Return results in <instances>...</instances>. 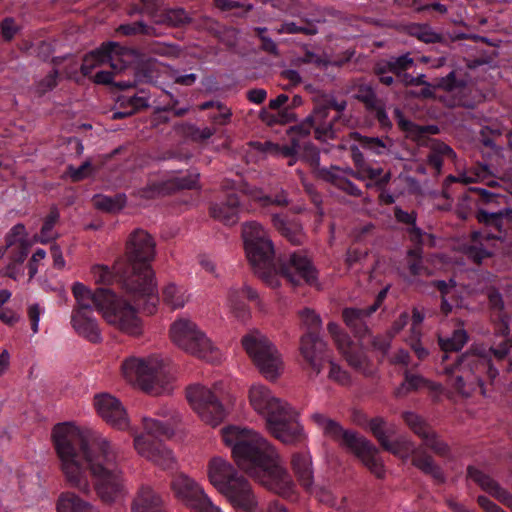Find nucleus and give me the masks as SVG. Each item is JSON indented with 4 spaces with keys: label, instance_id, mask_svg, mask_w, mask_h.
I'll return each instance as SVG.
<instances>
[{
    "label": "nucleus",
    "instance_id": "obj_22",
    "mask_svg": "<svg viewBox=\"0 0 512 512\" xmlns=\"http://www.w3.org/2000/svg\"><path fill=\"white\" fill-rule=\"evenodd\" d=\"M133 54H135L134 50L121 47L116 42L103 43L100 48L84 57L80 71L84 76H88L102 62L114 61V56L124 57Z\"/></svg>",
    "mask_w": 512,
    "mask_h": 512
},
{
    "label": "nucleus",
    "instance_id": "obj_12",
    "mask_svg": "<svg viewBox=\"0 0 512 512\" xmlns=\"http://www.w3.org/2000/svg\"><path fill=\"white\" fill-rule=\"evenodd\" d=\"M242 345L260 373L268 380H275L283 371L280 353L271 341L259 332L242 338Z\"/></svg>",
    "mask_w": 512,
    "mask_h": 512
},
{
    "label": "nucleus",
    "instance_id": "obj_43",
    "mask_svg": "<svg viewBox=\"0 0 512 512\" xmlns=\"http://www.w3.org/2000/svg\"><path fill=\"white\" fill-rule=\"evenodd\" d=\"M171 184H167L166 181L154 182L147 184L145 187L138 189L135 195L142 199H155L157 197L169 195V187Z\"/></svg>",
    "mask_w": 512,
    "mask_h": 512
},
{
    "label": "nucleus",
    "instance_id": "obj_26",
    "mask_svg": "<svg viewBox=\"0 0 512 512\" xmlns=\"http://www.w3.org/2000/svg\"><path fill=\"white\" fill-rule=\"evenodd\" d=\"M244 298L260 305L259 295L251 286L243 285L240 289H232L229 293L231 310L233 315L241 322H246L251 316L249 308L243 302Z\"/></svg>",
    "mask_w": 512,
    "mask_h": 512
},
{
    "label": "nucleus",
    "instance_id": "obj_24",
    "mask_svg": "<svg viewBox=\"0 0 512 512\" xmlns=\"http://www.w3.org/2000/svg\"><path fill=\"white\" fill-rule=\"evenodd\" d=\"M467 477L475 482L483 491L496 498L512 511V494L490 475L470 465L467 467Z\"/></svg>",
    "mask_w": 512,
    "mask_h": 512
},
{
    "label": "nucleus",
    "instance_id": "obj_62",
    "mask_svg": "<svg viewBox=\"0 0 512 512\" xmlns=\"http://www.w3.org/2000/svg\"><path fill=\"white\" fill-rule=\"evenodd\" d=\"M92 272L96 278V282L98 283L109 284L112 282L114 277L109 268L103 265H95L92 268Z\"/></svg>",
    "mask_w": 512,
    "mask_h": 512
},
{
    "label": "nucleus",
    "instance_id": "obj_1",
    "mask_svg": "<svg viewBox=\"0 0 512 512\" xmlns=\"http://www.w3.org/2000/svg\"><path fill=\"white\" fill-rule=\"evenodd\" d=\"M52 439L66 483L89 494V473L96 479L95 490L107 504L124 492L121 457L110 441L89 430H80L71 423H59L52 430Z\"/></svg>",
    "mask_w": 512,
    "mask_h": 512
},
{
    "label": "nucleus",
    "instance_id": "obj_8",
    "mask_svg": "<svg viewBox=\"0 0 512 512\" xmlns=\"http://www.w3.org/2000/svg\"><path fill=\"white\" fill-rule=\"evenodd\" d=\"M123 376L130 382H137L148 394L157 396L170 391L172 376L168 365L157 356L147 358L130 357L121 366Z\"/></svg>",
    "mask_w": 512,
    "mask_h": 512
},
{
    "label": "nucleus",
    "instance_id": "obj_53",
    "mask_svg": "<svg viewBox=\"0 0 512 512\" xmlns=\"http://www.w3.org/2000/svg\"><path fill=\"white\" fill-rule=\"evenodd\" d=\"M165 21L171 27L180 28L184 24L190 22V17L186 13V11L182 8L178 9H170L165 13Z\"/></svg>",
    "mask_w": 512,
    "mask_h": 512
},
{
    "label": "nucleus",
    "instance_id": "obj_2",
    "mask_svg": "<svg viewBox=\"0 0 512 512\" xmlns=\"http://www.w3.org/2000/svg\"><path fill=\"white\" fill-rule=\"evenodd\" d=\"M224 443L231 447L238 467L275 494L290 498L294 483L272 444L256 431L229 426L222 429Z\"/></svg>",
    "mask_w": 512,
    "mask_h": 512
},
{
    "label": "nucleus",
    "instance_id": "obj_16",
    "mask_svg": "<svg viewBox=\"0 0 512 512\" xmlns=\"http://www.w3.org/2000/svg\"><path fill=\"white\" fill-rule=\"evenodd\" d=\"M175 496L193 512H220L202 487L185 474H177L171 481Z\"/></svg>",
    "mask_w": 512,
    "mask_h": 512
},
{
    "label": "nucleus",
    "instance_id": "obj_38",
    "mask_svg": "<svg viewBox=\"0 0 512 512\" xmlns=\"http://www.w3.org/2000/svg\"><path fill=\"white\" fill-rule=\"evenodd\" d=\"M162 299L171 309H178L184 307L189 299V295L182 287L169 283L162 290Z\"/></svg>",
    "mask_w": 512,
    "mask_h": 512
},
{
    "label": "nucleus",
    "instance_id": "obj_18",
    "mask_svg": "<svg viewBox=\"0 0 512 512\" xmlns=\"http://www.w3.org/2000/svg\"><path fill=\"white\" fill-rule=\"evenodd\" d=\"M94 407L98 415L110 426L125 430L129 426V418L121 401L109 393L94 396Z\"/></svg>",
    "mask_w": 512,
    "mask_h": 512
},
{
    "label": "nucleus",
    "instance_id": "obj_51",
    "mask_svg": "<svg viewBox=\"0 0 512 512\" xmlns=\"http://www.w3.org/2000/svg\"><path fill=\"white\" fill-rule=\"evenodd\" d=\"M59 217L60 215L58 209L56 207H52L49 214L46 216L41 228V242L45 243L53 238L51 236V231L55 224L58 222Z\"/></svg>",
    "mask_w": 512,
    "mask_h": 512
},
{
    "label": "nucleus",
    "instance_id": "obj_40",
    "mask_svg": "<svg viewBox=\"0 0 512 512\" xmlns=\"http://www.w3.org/2000/svg\"><path fill=\"white\" fill-rule=\"evenodd\" d=\"M422 248L415 247L407 251L406 262L408 269L413 276H431L432 272L423 264Z\"/></svg>",
    "mask_w": 512,
    "mask_h": 512
},
{
    "label": "nucleus",
    "instance_id": "obj_49",
    "mask_svg": "<svg viewBox=\"0 0 512 512\" xmlns=\"http://www.w3.org/2000/svg\"><path fill=\"white\" fill-rule=\"evenodd\" d=\"M300 318L302 320V324L307 329L306 333H315L318 335V332L321 329V319L319 315H317L313 310L308 308L303 309L299 312Z\"/></svg>",
    "mask_w": 512,
    "mask_h": 512
},
{
    "label": "nucleus",
    "instance_id": "obj_35",
    "mask_svg": "<svg viewBox=\"0 0 512 512\" xmlns=\"http://www.w3.org/2000/svg\"><path fill=\"white\" fill-rule=\"evenodd\" d=\"M56 508L57 512H95L88 502L82 500L73 492L61 493Z\"/></svg>",
    "mask_w": 512,
    "mask_h": 512
},
{
    "label": "nucleus",
    "instance_id": "obj_47",
    "mask_svg": "<svg viewBox=\"0 0 512 512\" xmlns=\"http://www.w3.org/2000/svg\"><path fill=\"white\" fill-rule=\"evenodd\" d=\"M354 97L358 101L362 102L365 105L367 110L370 107H375V104L378 101H380L377 98L373 88L370 85L365 84V83H360V84L356 85Z\"/></svg>",
    "mask_w": 512,
    "mask_h": 512
},
{
    "label": "nucleus",
    "instance_id": "obj_42",
    "mask_svg": "<svg viewBox=\"0 0 512 512\" xmlns=\"http://www.w3.org/2000/svg\"><path fill=\"white\" fill-rule=\"evenodd\" d=\"M468 340L465 330H455L451 337L439 338V345L444 352H457L463 348Z\"/></svg>",
    "mask_w": 512,
    "mask_h": 512
},
{
    "label": "nucleus",
    "instance_id": "obj_11",
    "mask_svg": "<svg viewBox=\"0 0 512 512\" xmlns=\"http://www.w3.org/2000/svg\"><path fill=\"white\" fill-rule=\"evenodd\" d=\"M242 345L260 373L268 380H275L283 371L280 353L271 341L259 332L242 338Z\"/></svg>",
    "mask_w": 512,
    "mask_h": 512
},
{
    "label": "nucleus",
    "instance_id": "obj_5",
    "mask_svg": "<svg viewBox=\"0 0 512 512\" xmlns=\"http://www.w3.org/2000/svg\"><path fill=\"white\" fill-rule=\"evenodd\" d=\"M208 478L233 508L244 512L257 511L258 500L250 482L231 463L221 458L212 459L208 467Z\"/></svg>",
    "mask_w": 512,
    "mask_h": 512
},
{
    "label": "nucleus",
    "instance_id": "obj_19",
    "mask_svg": "<svg viewBox=\"0 0 512 512\" xmlns=\"http://www.w3.org/2000/svg\"><path fill=\"white\" fill-rule=\"evenodd\" d=\"M299 352L306 368L319 375L329 360L327 344L315 333H305L300 338Z\"/></svg>",
    "mask_w": 512,
    "mask_h": 512
},
{
    "label": "nucleus",
    "instance_id": "obj_31",
    "mask_svg": "<svg viewBox=\"0 0 512 512\" xmlns=\"http://www.w3.org/2000/svg\"><path fill=\"white\" fill-rule=\"evenodd\" d=\"M404 380L403 382L395 389L396 397H405L411 392H416L422 388H429L431 390H437L439 387L424 378L423 376L412 373L410 369L406 368L403 372Z\"/></svg>",
    "mask_w": 512,
    "mask_h": 512
},
{
    "label": "nucleus",
    "instance_id": "obj_41",
    "mask_svg": "<svg viewBox=\"0 0 512 512\" xmlns=\"http://www.w3.org/2000/svg\"><path fill=\"white\" fill-rule=\"evenodd\" d=\"M93 204L99 210L115 213L124 208L126 197L123 194H118L114 197L96 196L93 199Z\"/></svg>",
    "mask_w": 512,
    "mask_h": 512
},
{
    "label": "nucleus",
    "instance_id": "obj_54",
    "mask_svg": "<svg viewBox=\"0 0 512 512\" xmlns=\"http://www.w3.org/2000/svg\"><path fill=\"white\" fill-rule=\"evenodd\" d=\"M94 171L95 169L89 160L85 161L78 168H74L73 166H68L67 168V174L73 182H79L90 177Z\"/></svg>",
    "mask_w": 512,
    "mask_h": 512
},
{
    "label": "nucleus",
    "instance_id": "obj_61",
    "mask_svg": "<svg viewBox=\"0 0 512 512\" xmlns=\"http://www.w3.org/2000/svg\"><path fill=\"white\" fill-rule=\"evenodd\" d=\"M364 172L366 173V176L369 179L376 180L375 185L380 189L384 188L386 186V184L390 181V177H391L390 172L386 173L381 178H378L382 173L381 168L374 169V168L368 167V168L364 169Z\"/></svg>",
    "mask_w": 512,
    "mask_h": 512
},
{
    "label": "nucleus",
    "instance_id": "obj_21",
    "mask_svg": "<svg viewBox=\"0 0 512 512\" xmlns=\"http://www.w3.org/2000/svg\"><path fill=\"white\" fill-rule=\"evenodd\" d=\"M349 450L363 463V465L377 478L385 477V466L380 457L379 449L367 438L359 435Z\"/></svg>",
    "mask_w": 512,
    "mask_h": 512
},
{
    "label": "nucleus",
    "instance_id": "obj_30",
    "mask_svg": "<svg viewBox=\"0 0 512 512\" xmlns=\"http://www.w3.org/2000/svg\"><path fill=\"white\" fill-rule=\"evenodd\" d=\"M239 199L235 194H229L226 202L211 206L210 212L214 219L221 221L223 224L232 226L239 220Z\"/></svg>",
    "mask_w": 512,
    "mask_h": 512
},
{
    "label": "nucleus",
    "instance_id": "obj_25",
    "mask_svg": "<svg viewBox=\"0 0 512 512\" xmlns=\"http://www.w3.org/2000/svg\"><path fill=\"white\" fill-rule=\"evenodd\" d=\"M72 292L77 301V307L74 311H93L92 305L101 311L105 300L111 297L108 288H98L94 293H91L82 283H75Z\"/></svg>",
    "mask_w": 512,
    "mask_h": 512
},
{
    "label": "nucleus",
    "instance_id": "obj_59",
    "mask_svg": "<svg viewBox=\"0 0 512 512\" xmlns=\"http://www.w3.org/2000/svg\"><path fill=\"white\" fill-rule=\"evenodd\" d=\"M111 68H112V71L97 72L94 76V82L96 84H104V85L111 84L112 85L114 75L119 73L123 69V66L122 65L119 66L116 63H114V61H112Z\"/></svg>",
    "mask_w": 512,
    "mask_h": 512
},
{
    "label": "nucleus",
    "instance_id": "obj_29",
    "mask_svg": "<svg viewBox=\"0 0 512 512\" xmlns=\"http://www.w3.org/2000/svg\"><path fill=\"white\" fill-rule=\"evenodd\" d=\"M133 512H165L162 497L150 486H142L132 504Z\"/></svg>",
    "mask_w": 512,
    "mask_h": 512
},
{
    "label": "nucleus",
    "instance_id": "obj_7",
    "mask_svg": "<svg viewBox=\"0 0 512 512\" xmlns=\"http://www.w3.org/2000/svg\"><path fill=\"white\" fill-rule=\"evenodd\" d=\"M122 288L131 301L144 313H155L159 297L157 283L151 266L125 264L123 268L116 265Z\"/></svg>",
    "mask_w": 512,
    "mask_h": 512
},
{
    "label": "nucleus",
    "instance_id": "obj_4",
    "mask_svg": "<svg viewBox=\"0 0 512 512\" xmlns=\"http://www.w3.org/2000/svg\"><path fill=\"white\" fill-rule=\"evenodd\" d=\"M253 410L265 420L266 430L286 445H296L305 440L299 413L287 401L276 397L264 385H253L249 390Z\"/></svg>",
    "mask_w": 512,
    "mask_h": 512
},
{
    "label": "nucleus",
    "instance_id": "obj_55",
    "mask_svg": "<svg viewBox=\"0 0 512 512\" xmlns=\"http://www.w3.org/2000/svg\"><path fill=\"white\" fill-rule=\"evenodd\" d=\"M382 63L383 67L390 69L391 73L397 76L398 74L404 72L409 66L413 64V59L410 58L408 55H403Z\"/></svg>",
    "mask_w": 512,
    "mask_h": 512
},
{
    "label": "nucleus",
    "instance_id": "obj_60",
    "mask_svg": "<svg viewBox=\"0 0 512 512\" xmlns=\"http://www.w3.org/2000/svg\"><path fill=\"white\" fill-rule=\"evenodd\" d=\"M500 136L501 131L499 129L486 126L480 131V142L486 147L496 149L495 141Z\"/></svg>",
    "mask_w": 512,
    "mask_h": 512
},
{
    "label": "nucleus",
    "instance_id": "obj_6",
    "mask_svg": "<svg viewBox=\"0 0 512 512\" xmlns=\"http://www.w3.org/2000/svg\"><path fill=\"white\" fill-rule=\"evenodd\" d=\"M449 385L461 396L470 397L477 389L485 395V378L491 382L498 376V370L485 355L466 352L457 362L444 369Z\"/></svg>",
    "mask_w": 512,
    "mask_h": 512
},
{
    "label": "nucleus",
    "instance_id": "obj_10",
    "mask_svg": "<svg viewBox=\"0 0 512 512\" xmlns=\"http://www.w3.org/2000/svg\"><path fill=\"white\" fill-rule=\"evenodd\" d=\"M242 236L254 273L264 281L272 277L274 247L266 231L256 222L243 225Z\"/></svg>",
    "mask_w": 512,
    "mask_h": 512
},
{
    "label": "nucleus",
    "instance_id": "obj_56",
    "mask_svg": "<svg viewBox=\"0 0 512 512\" xmlns=\"http://www.w3.org/2000/svg\"><path fill=\"white\" fill-rule=\"evenodd\" d=\"M58 75H59L58 70L54 69L48 75H46L42 80H40L36 84V88H35L37 95L43 96L46 92L54 89L57 85Z\"/></svg>",
    "mask_w": 512,
    "mask_h": 512
},
{
    "label": "nucleus",
    "instance_id": "obj_57",
    "mask_svg": "<svg viewBox=\"0 0 512 512\" xmlns=\"http://www.w3.org/2000/svg\"><path fill=\"white\" fill-rule=\"evenodd\" d=\"M240 190L252 200L258 202L262 207L269 206L268 195H265L261 189L248 184H242Z\"/></svg>",
    "mask_w": 512,
    "mask_h": 512
},
{
    "label": "nucleus",
    "instance_id": "obj_64",
    "mask_svg": "<svg viewBox=\"0 0 512 512\" xmlns=\"http://www.w3.org/2000/svg\"><path fill=\"white\" fill-rule=\"evenodd\" d=\"M512 348V334L510 338L504 339L497 347H491L490 351L493 353L495 358L503 360Z\"/></svg>",
    "mask_w": 512,
    "mask_h": 512
},
{
    "label": "nucleus",
    "instance_id": "obj_28",
    "mask_svg": "<svg viewBox=\"0 0 512 512\" xmlns=\"http://www.w3.org/2000/svg\"><path fill=\"white\" fill-rule=\"evenodd\" d=\"M72 325L76 332L90 342L96 343L101 339V332L93 311H73Z\"/></svg>",
    "mask_w": 512,
    "mask_h": 512
},
{
    "label": "nucleus",
    "instance_id": "obj_32",
    "mask_svg": "<svg viewBox=\"0 0 512 512\" xmlns=\"http://www.w3.org/2000/svg\"><path fill=\"white\" fill-rule=\"evenodd\" d=\"M329 116V107L320 106L313 110L308 116L309 120L314 125L315 138L321 141H325L327 137L333 136L332 122H327L326 119Z\"/></svg>",
    "mask_w": 512,
    "mask_h": 512
},
{
    "label": "nucleus",
    "instance_id": "obj_44",
    "mask_svg": "<svg viewBox=\"0 0 512 512\" xmlns=\"http://www.w3.org/2000/svg\"><path fill=\"white\" fill-rule=\"evenodd\" d=\"M351 138L357 141L364 149L373 151L381 155L388 150L387 144L378 137L363 136L357 132L351 133Z\"/></svg>",
    "mask_w": 512,
    "mask_h": 512
},
{
    "label": "nucleus",
    "instance_id": "obj_33",
    "mask_svg": "<svg viewBox=\"0 0 512 512\" xmlns=\"http://www.w3.org/2000/svg\"><path fill=\"white\" fill-rule=\"evenodd\" d=\"M292 468L299 483L310 491L313 485L312 462L308 456L295 454L292 458Z\"/></svg>",
    "mask_w": 512,
    "mask_h": 512
},
{
    "label": "nucleus",
    "instance_id": "obj_48",
    "mask_svg": "<svg viewBox=\"0 0 512 512\" xmlns=\"http://www.w3.org/2000/svg\"><path fill=\"white\" fill-rule=\"evenodd\" d=\"M488 298V305L492 311V318L503 317L507 315L505 312V304L501 293L494 287H491L486 292Z\"/></svg>",
    "mask_w": 512,
    "mask_h": 512
},
{
    "label": "nucleus",
    "instance_id": "obj_37",
    "mask_svg": "<svg viewBox=\"0 0 512 512\" xmlns=\"http://www.w3.org/2000/svg\"><path fill=\"white\" fill-rule=\"evenodd\" d=\"M367 428L377 439L382 448L389 441V437L393 436L396 432L395 425L388 424V422L380 416L369 419L367 421Z\"/></svg>",
    "mask_w": 512,
    "mask_h": 512
},
{
    "label": "nucleus",
    "instance_id": "obj_63",
    "mask_svg": "<svg viewBox=\"0 0 512 512\" xmlns=\"http://www.w3.org/2000/svg\"><path fill=\"white\" fill-rule=\"evenodd\" d=\"M371 346L375 351H378L381 353V355L384 357L391 346V338L388 336H374L371 341Z\"/></svg>",
    "mask_w": 512,
    "mask_h": 512
},
{
    "label": "nucleus",
    "instance_id": "obj_27",
    "mask_svg": "<svg viewBox=\"0 0 512 512\" xmlns=\"http://www.w3.org/2000/svg\"><path fill=\"white\" fill-rule=\"evenodd\" d=\"M475 218L480 224L487 227H492L497 231V234L487 235V239L502 240L505 235L504 221L512 220V209H503L497 212H489L485 209L479 208L475 213Z\"/></svg>",
    "mask_w": 512,
    "mask_h": 512
},
{
    "label": "nucleus",
    "instance_id": "obj_20",
    "mask_svg": "<svg viewBox=\"0 0 512 512\" xmlns=\"http://www.w3.org/2000/svg\"><path fill=\"white\" fill-rule=\"evenodd\" d=\"M279 273L294 286H299L303 282L312 285L317 279L316 270L310 260L298 253L291 254L289 259L280 265Z\"/></svg>",
    "mask_w": 512,
    "mask_h": 512
},
{
    "label": "nucleus",
    "instance_id": "obj_13",
    "mask_svg": "<svg viewBox=\"0 0 512 512\" xmlns=\"http://www.w3.org/2000/svg\"><path fill=\"white\" fill-rule=\"evenodd\" d=\"M110 296L101 309L104 319L109 325L125 334L139 336L142 333L141 320L136 312L139 308L126 299L118 297L111 290Z\"/></svg>",
    "mask_w": 512,
    "mask_h": 512
},
{
    "label": "nucleus",
    "instance_id": "obj_58",
    "mask_svg": "<svg viewBox=\"0 0 512 512\" xmlns=\"http://www.w3.org/2000/svg\"><path fill=\"white\" fill-rule=\"evenodd\" d=\"M312 129H314V125L309 118L306 117L300 124L290 127L287 133L300 141L301 138L309 136Z\"/></svg>",
    "mask_w": 512,
    "mask_h": 512
},
{
    "label": "nucleus",
    "instance_id": "obj_34",
    "mask_svg": "<svg viewBox=\"0 0 512 512\" xmlns=\"http://www.w3.org/2000/svg\"><path fill=\"white\" fill-rule=\"evenodd\" d=\"M274 227L294 245H301L305 239L302 226L297 222L285 221L278 215L272 218Z\"/></svg>",
    "mask_w": 512,
    "mask_h": 512
},
{
    "label": "nucleus",
    "instance_id": "obj_17",
    "mask_svg": "<svg viewBox=\"0 0 512 512\" xmlns=\"http://www.w3.org/2000/svg\"><path fill=\"white\" fill-rule=\"evenodd\" d=\"M156 256V241L146 230L137 228L127 237L125 243L126 264L151 266Z\"/></svg>",
    "mask_w": 512,
    "mask_h": 512
},
{
    "label": "nucleus",
    "instance_id": "obj_36",
    "mask_svg": "<svg viewBox=\"0 0 512 512\" xmlns=\"http://www.w3.org/2000/svg\"><path fill=\"white\" fill-rule=\"evenodd\" d=\"M343 321L358 337L368 333L365 318L369 317L363 309L345 308L342 312Z\"/></svg>",
    "mask_w": 512,
    "mask_h": 512
},
{
    "label": "nucleus",
    "instance_id": "obj_39",
    "mask_svg": "<svg viewBox=\"0 0 512 512\" xmlns=\"http://www.w3.org/2000/svg\"><path fill=\"white\" fill-rule=\"evenodd\" d=\"M342 356L347 364L355 371L362 373L366 377L373 375L370 360L364 352L354 347Z\"/></svg>",
    "mask_w": 512,
    "mask_h": 512
},
{
    "label": "nucleus",
    "instance_id": "obj_50",
    "mask_svg": "<svg viewBox=\"0 0 512 512\" xmlns=\"http://www.w3.org/2000/svg\"><path fill=\"white\" fill-rule=\"evenodd\" d=\"M327 362L330 364L328 378L331 381L342 386H350L352 384V378L348 371L330 359Z\"/></svg>",
    "mask_w": 512,
    "mask_h": 512
},
{
    "label": "nucleus",
    "instance_id": "obj_45",
    "mask_svg": "<svg viewBox=\"0 0 512 512\" xmlns=\"http://www.w3.org/2000/svg\"><path fill=\"white\" fill-rule=\"evenodd\" d=\"M216 8L221 11H234V15L242 17L253 9V5L234 0H213Z\"/></svg>",
    "mask_w": 512,
    "mask_h": 512
},
{
    "label": "nucleus",
    "instance_id": "obj_52",
    "mask_svg": "<svg viewBox=\"0 0 512 512\" xmlns=\"http://www.w3.org/2000/svg\"><path fill=\"white\" fill-rule=\"evenodd\" d=\"M316 497L319 500V502H321L325 505H328L330 507L336 508L337 510H341V509L345 508L346 498L342 497L340 499V503H337V500L334 497L333 493L325 487H319L316 490Z\"/></svg>",
    "mask_w": 512,
    "mask_h": 512
},
{
    "label": "nucleus",
    "instance_id": "obj_15",
    "mask_svg": "<svg viewBox=\"0 0 512 512\" xmlns=\"http://www.w3.org/2000/svg\"><path fill=\"white\" fill-rule=\"evenodd\" d=\"M186 396L193 410L207 425L216 427L225 419L226 410L210 388L195 384L187 388Z\"/></svg>",
    "mask_w": 512,
    "mask_h": 512
},
{
    "label": "nucleus",
    "instance_id": "obj_23",
    "mask_svg": "<svg viewBox=\"0 0 512 512\" xmlns=\"http://www.w3.org/2000/svg\"><path fill=\"white\" fill-rule=\"evenodd\" d=\"M311 419L318 428L322 430L325 437L330 438L347 449H349L359 436V434L354 431L344 429L338 421L325 414L314 413L312 414Z\"/></svg>",
    "mask_w": 512,
    "mask_h": 512
},
{
    "label": "nucleus",
    "instance_id": "obj_9",
    "mask_svg": "<svg viewBox=\"0 0 512 512\" xmlns=\"http://www.w3.org/2000/svg\"><path fill=\"white\" fill-rule=\"evenodd\" d=\"M142 422L146 434L134 438V447L138 454L163 470L174 468L176 461L171 450L160 440L151 439V437L156 439L172 437L174 434L172 426L168 422L151 417H143Z\"/></svg>",
    "mask_w": 512,
    "mask_h": 512
},
{
    "label": "nucleus",
    "instance_id": "obj_46",
    "mask_svg": "<svg viewBox=\"0 0 512 512\" xmlns=\"http://www.w3.org/2000/svg\"><path fill=\"white\" fill-rule=\"evenodd\" d=\"M199 176V173H194L184 177H175L170 180H167L166 183L171 184L169 187V194L174 193L175 191L178 190L199 188Z\"/></svg>",
    "mask_w": 512,
    "mask_h": 512
},
{
    "label": "nucleus",
    "instance_id": "obj_3",
    "mask_svg": "<svg viewBox=\"0 0 512 512\" xmlns=\"http://www.w3.org/2000/svg\"><path fill=\"white\" fill-rule=\"evenodd\" d=\"M402 418L409 429L422 440V445L416 447L413 441L405 436H400L393 442L389 440L383 449L404 461L411 456V464L415 468L430 476L436 483H445L446 478L443 470L424 448L429 449L439 457L451 458L449 444L422 416L407 411L402 414Z\"/></svg>",
    "mask_w": 512,
    "mask_h": 512
},
{
    "label": "nucleus",
    "instance_id": "obj_14",
    "mask_svg": "<svg viewBox=\"0 0 512 512\" xmlns=\"http://www.w3.org/2000/svg\"><path fill=\"white\" fill-rule=\"evenodd\" d=\"M172 341L182 350L201 359L210 360L213 346L197 325L189 319L180 318L170 327Z\"/></svg>",
    "mask_w": 512,
    "mask_h": 512
}]
</instances>
